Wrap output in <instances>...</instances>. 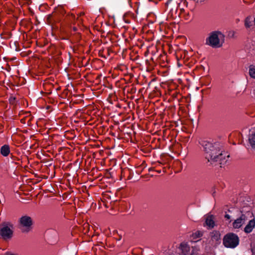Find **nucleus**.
<instances>
[{
  "label": "nucleus",
  "instance_id": "1",
  "mask_svg": "<svg viewBox=\"0 0 255 255\" xmlns=\"http://www.w3.org/2000/svg\"><path fill=\"white\" fill-rule=\"evenodd\" d=\"M199 144L202 146L204 151L205 158L208 162L214 166L218 164L220 167L225 164L229 155L226 156L223 153L222 144L219 142H211L208 141L201 140Z\"/></svg>",
  "mask_w": 255,
  "mask_h": 255
},
{
  "label": "nucleus",
  "instance_id": "2",
  "mask_svg": "<svg viewBox=\"0 0 255 255\" xmlns=\"http://www.w3.org/2000/svg\"><path fill=\"white\" fill-rule=\"evenodd\" d=\"M224 35L219 31H214L210 33V35L206 39V44L212 47H220V39L224 38Z\"/></svg>",
  "mask_w": 255,
  "mask_h": 255
},
{
  "label": "nucleus",
  "instance_id": "3",
  "mask_svg": "<svg viewBox=\"0 0 255 255\" xmlns=\"http://www.w3.org/2000/svg\"><path fill=\"white\" fill-rule=\"evenodd\" d=\"M240 242L239 237L236 234L229 233L225 235L223 239V244L228 248L234 249L237 247Z\"/></svg>",
  "mask_w": 255,
  "mask_h": 255
},
{
  "label": "nucleus",
  "instance_id": "4",
  "mask_svg": "<svg viewBox=\"0 0 255 255\" xmlns=\"http://www.w3.org/2000/svg\"><path fill=\"white\" fill-rule=\"evenodd\" d=\"M13 226L10 223H3L0 225V236L4 240L11 239L13 235L11 229Z\"/></svg>",
  "mask_w": 255,
  "mask_h": 255
},
{
  "label": "nucleus",
  "instance_id": "5",
  "mask_svg": "<svg viewBox=\"0 0 255 255\" xmlns=\"http://www.w3.org/2000/svg\"><path fill=\"white\" fill-rule=\"evenodd\" d=\"M19 223L21 226V230L22 233L29 232L33 225L32 218L28 216H23L19 219Z\"/></svg>",
  "mask_w": 255,
  "mask_h": 255
},
{
  "label": "nucleus",
  "instance_id": "6",
  "mask_svg": "<svg viewBox=\"0 0 255 255\" xmlns=\"http://www.w3.org/2000/svg\"><path fill=\"white\" fill-rule=\"evenodd\" d=\"M247 219V217L245 214H242L239 218L235 220L233 223V228L235 229L240 228L245 223Z\"/></svg>",
  "mask_w": 255,
  "mask_h": 255
},
{
  "label": "nucleus",
  "instance_id": "7",
  "mask_svg": "<svg viewBox=\"0 0 255 255\" xmlns=\"http://www.w3.org/2000/svg\"><path fill=\"white\" fill-rule=\"evenodd\" d=\"M58 19L54 18L52 14H49L46 17V22L47 24L51 26L52 29L58 28V26L56 25V23Z\"/></svg>",
  "mask_w": 255,
  "mask_h": 255
},
{
  "label": "nucleus",
  "instance_id": "8",
  "mask_svg": "<svg viewBox=\"0 0 255 255\" xmlns=\"http://www.w3.org/2000/svg\"><path fill=\"white\" fill-rule=\"evenodd\" d=\"M214 217L213 215H208L206 217L205 224L208 226V229H212L215 226V223L214 221Z\"/></svg>",
  "mask_w": 255,
  "mask_h": 255
},
{
  "label": "nucleus",
  "instance_id": "9",
  "mask_svg": "<svg viewBox=\"0 0 255 255\" xmlns=\"http://www.w3.org/2000/svg\"><path fill=\"white\" fill-rule=\"evenodd\" d=\"M255 227V219H252L250 220L248 224L246 225L245 228H244V232L246 233H251L253 229Z\"/></svg>",
  "mask_w": 255,
  "mask_h": 255
},
{
  "label": "nucleus",
  "instance_id": "10",
  "mask_svg": "<svg viewBox=\"0 0 255 255\" xmlns=\"http://www.w3.org/2000/svg\"><path fill=\"white\" fill-rule=\"evenodd\" d=\"M0 153L4 157L8 155L10 153L9 146L7 144L2 146L0 149Z\"/></svg>",
  "mask_w": 255,
  "mask_h": 255
},
{
  "label": "nucleus",
  "instance_id": "11",
  "mask_svg": "<svg viewBox=\"0 0 255 255\" xmlns=\"http://www.w3.org/2000/svg\"><path fill=\"white\" fill-rule=\"evenodd\" d=\"M180 250L183 255H187L190 251V247L186 244H181L180 245Z\"/></svg>",
  "mask_w": 255,
  "mask_h": 255
},
{
  "label": "nucleus",
  "instance_id": "12",
  "mask_svg": "<svg viewBox=\"0 0 255 255\" xmlns=\"http://www.w3.org/2000/svg\"><path fill=\"white\" fill-rule=\"evenodd\" d=\"M249 141L252 148L255 150V133L250 136Z\"/></svg>",
  "mask_w": 255,
  "mask_h": 255
},
{
  "label": "nucleus",
  "instance_id": "13",
  "mask_svg": "<svg viewBox=\"0 0 255 255\" xmlns=\"http://www.w3.org/2000/svg\"><path fill=\"white\" fill-rule=\"evenodd\" d=\"M211 238L213 240L218 241L220 239V234L218 231H214L212 233Z\"/></svg>",
  "mask_w": 255,
  "mask_h": 255
},
{
  "label": "nucleus",
  "instance_id": "14",
  "mask_svg": "<svg viewBox=\"0 0 255 255\" xmlns=\"http://www.w3.org/2000/svg\"><path fill=\"white\" fill-rule=\"evenodd\" d=\"M252 17L248 16L245 20V25L246 28H250L252 26Z\"/></svg>",
  "mask_w": 255,
  "mask_h": 255
},
{
  "label": "nucleus",
  "instance_id": "15",
  "mask_svg": "<svg viewBox=\"0 0 255 255\" xmlns=\"http://www.w3.org/2000/svg\"><path fill=\"white\" fill-rule=\"evenodd\" d=\"M233 209V208L229 209L228 210V211L225 212L224 218L226 219V220H228L230 223L231 222V221L230 220L231 216H230V214H228V212L231 213L232 212V210Z\"/></svg>",
  "mask_w": 255,
  "mask_h": 255
},
{
  "label": "nucleus",
  "instance_id": "16",
  "mask_svg": "<svg viewBox=\"0 0 255 255\" xmlns=\"http://www.w3.org/2000/svg\"><path fill=\"white\" fill-rule=\"evenodd\" d=\"M249 73L252 78L255 79V68L253 65L250 66Z\"/></svg>",
  "mask_w": 255,
  "mask_h": 255
},
{
  "label": "nucleus",
  "instance_id": "17",
  "mask_svg": "<svg viewBox=\"0 0 255 255\" xmlns=\"http://www.w3.org/2000/svg\"><path fill=\"white\" fill-rule=\"evenodd\" d=\"M71 35H73V34L71 33ZM73 36L75 37V40L76 42H78L81 38L80 34L79 32H76L75 34H73Z\"/></svg>",
  "mask_w": 255,
  "mask_h": 255
},
{
  "label": "nucleus",
  "instance_id": "18",
  "mask_svg": "<svg viewBox=\"0 0 255 255\" xmlns=\"http://www.w3.org/2000/svg\"><path fill=\"white\" fill-rule=\"evenodd\" d=\"M5 255H16V254H13V253H11V252H6L5 254H4Z\"/></svg>",
  "mask_w": 255,
  "mask_h": 255
},
{
  "label": "nucleus",
  "instance_id": "19",
  "mask_svg": "<svg viewBox=\"0 0 255 255\" xmlns=\"http://www.w3.org/2000/svg\"><path fill=\"white\" fill-rule=\"evenodd\" d=\"M198 254L197 252H195L194 250H192V253L190 254V255H197Z\"/></svg>",
  "mask_w": 255,
  "mask_h": 255
},
{
  "label": "nucleus",
  "instance_id": "20",
  "mask_svg": "<svg viewBox=\"0 0 255 255\" xmlns=\"http://www.w3.org/2000/svg\"><path fill=\"white\" fill-rule=\"evenodd\" d=\"M72 30H73V31L76 32L77 30V28L76 27H73L72 28Z\"/></svg>",
  "mask_w": 255,
  "mask_h": 255
},
{
  "label": "nucleus",
  "instance_id": "21",
  "mask_svg": "<svg viewBox=\"0 0 255 255\" xmlns=\"http://www.w3.org/2000/svg\"><path fill=\"white\" fill-rule=\"evenodd\" d=\"M156 172H157L158 173H161V170H156Z\"/></svg>",
  "mask_w": 255,
  "mask_h": 255
},
{
  "label": "nucleus",
  "instance_id": "22",
  "mask_svg": "<svg viewBox=\"0 0 255 255\" xmlns=\"http://www.w3.org/2000/svg\"><path fill=\"white\" fill-rule=\"evenodd\" d=\"M148 170H149V171H150L153 170V169H152V168H150Z\"/></svg>",
  "mask_w": 255,
  "mask_h": 255
},
{
  "label": "nucleus",
  "instance_id": "23",
  "mask_svg": "<svg viewBox=\"0 0 255 255\" xmlns=\"http://www.w3.org/2000/svg\"><path fill=\"white\" fill-rule=\"evenodd\" d=\"M62 39H64V40H67V39H68V38H63Z\"/></svg>",
  "mask_w": 255,
  "mask_h": 255
},
{
  "label": "nucleus",
  "instance_id": "24",
  "mask_svg": "<svg viewBox=\"0 0 255 255\" xmlns=\"http://www.w3.org/2000/svg\"><path fill=\"white\" fill-rule=\"evenodd\" d=\"M253 93L255 94V89L254 90V92H253Z\"/></svg>",
  "mask_w": 255,
  "mask_h": 255
},
{
  "label": "nucleus",
  "instance_id": "25",
  "mask_svg": "<svg viewBox=\"0 0 255 255\" xmlns=\"http://www.w3.org/2000/svg\"><path fill=\"white\" fill-rule=\"evenodd\" d=\"M121 238H122V236H120V239H119V240H120L121 239Z\"/></svg>",
  "mask_w": 255,
  "mask_h": 255
},
{
  "label": "nucleus",
  "instance_id": "26",
  "mask_svg": "<svg viewBox=\"0 0 255 255\" xmlns=\"http://www.w3.org/2000/svg\"><path fill=\"white\" fill-rule=\"evenodd\" d=\"M170 0H168L167 3H168Z\"/></svg>",
  "mask_w": 255,
  "mask_h": 255
},
{
  "label": "nucleus",
  "instance_id": "27",
  "mask_svg": "<svg viewBox=\"0 0 255 255\" xmlns=\"http://www.w3.org/2000/svg\"><path fill=\"white\" fill-rule=\"evenodd\" d=\"M254 23L255 24V19H254Z\"/></svg>",
  "mask_w": 255,
  "mask_h": 255
}]
</instances>
